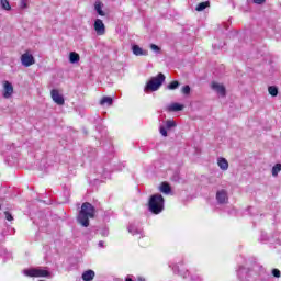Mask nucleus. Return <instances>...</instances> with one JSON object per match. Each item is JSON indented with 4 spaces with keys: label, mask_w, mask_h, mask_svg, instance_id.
<instances>
[{
    "label": "nucleus",
    "mask_w": 281,
    "mask_h": 281,
    "mask_svg": "<svg viewBox=\"0 0 281 281\" xmlns=\"http://www.w3.org/2000/svg\"><path fill=\"white\" fill-rule=\"evenodd\" d=\"M95 278V272L93 270H87L82 273L83 281H91Z\"/></svg>",
    "instance_id": "nucleus-16"
},
{
    "label": "nucleus",
    "mask_w": 281,
    "mask_h": 281,
    "mask_svg": "<svg viewBox=\"0 0 281 281\" xmlns=\"http://www.w3.org/2000/svg\"><path fill=\"white\" fill-rule=\"evenodd\" d=\"M159 190H160V192H162V194H170L171 188H170V184H169V183L162 182V183L160 184V187H159Z\"/></svg>",
    "instance_id": "nucleus-19"
},
{
    "label": "nucleus",
    "mask_w": 281,
    "mask_h": 281,
    "mask_svg": "<svg viewBox=\"0 0 281 281\" xmlns=\"http://www.w3.org/2000/svg\"><path fill=\"white\" fill-rule=\"evenodd\" d=\"M94 31L97 32L98 36H104L106 34V26L101 19H97L93 24Z\"/></svg>",
    "instance_id": "nucleus-9"
},
{
    "label": "nucleus",
    "mask_w": 281,
    "mask_h": 281,
    "mask_svg": "<svg viewBox=\"0 0 281 281\" xmlns=\"http://www.w3.org/2000/svg\"><path fill=\"white\" fill-rule=\"evenodd\" d=\"M101 106H104L108 104V106H111L113 104V98L111 97H103L100 101Z\"/></svg>",
    "instance_id": "nucleus-20"
},
{
    "label": "nucleus",
    "mask_w": 281,
    "mask_h": 281,
    "mask_svg": "<svg viewBox=\"0 0 281 281\" xmlns=\"http://www.w3.org/2000/svg\"><path fill=\"white\" fill-rule=\"evenodd\" d=\"M167 111H183V104L180 103H171L167 106Z\"/></svg>",
    "instance_id": "nucleus-18"
},
{
    "label": "nucleus",
    "mask_w": 281,
    "mask_h": 281,
    "mask_svg": "<svg viewBox=\"0 0 281 281\" xmlns=\"http://www.w3.org/2000/svg\"><path fill=\"white\" fill-rule=\"evenodd\" d=\"M50 98L55 102V104H58L59 106H63L65 104V98H63V94H60V91L53 89L50 91Z\"/></svg>",
    "instance_id": "nucleus-10"
},
{
    "label": "nucleus",
    "mask_w": 281,
    "mask_h": 281,
    "mask_svg": "<svg viewBox=\"0 0 281 281\" xmlns=\"http://www.w3.org/2000/svg\"><path fill=\"white\" fill-rule=\"evenodd\" d=\"M132 52L134 56H148V50H144L139 45H133Z\"/></svg>",
    "instance_id": "nucleus-13"
},
{
    "label": "nucleus",
    "mask_w": 281,
    "mask_h": 281,
    "mask_svg": "<svg viewBox=\"0 0 281 281\" xmlns=\"http://www.w3.org/2000/svg\"><path fill=\"white\" fill-rule=\"evenodd\" d=\"M151 52H155V54H161V47L157 46L156 44H150Z\"/></svg>",
    "instance_id": "nucleus-25"
},
{
    "label": "nucleus",
    "mask_w": 281,
    "mask_h": 281,
    "mask_svg": "<svg viewBox=\"0 0 281 281\" xmlns=\"http://www.w3.org/2000/svg\"><path fill=\"white\" fill-rule=\"evenodd\" d=\"M216 200L218 203H227V191L225 189H222L216 192Z\"/></svg>",
    "instance_id": "nucleus-12"
},
{
    "label": "nucleus",
    "mask_w": 281,
    "mask_h": 281,
    "mask_svg": "<svg viewBox=\"0 0 281 281\" xmlns=\"http://www.w3.org/2000/svg\"><path fill=\"white\" fill-rule=\"evenodd\" d=\"M102 8H104V4L100 1H97L94 3V10L95 12L99 14V16H106V13H104V11L102 10Z\"/></svg>",
    "instance_id": "nucleus-14"
},
{
    "label": "nucleus",
    "mask_w": 281,
    "mask_h": 281,
    "mask_svg": "<svg viewBox=\"0 0 281 281\" xmlns=\"http://www.w3.org/2000/svg\"><path fill=\"white\" fill-rule=\"evenodd\" d=\"M272 274L274 276V278H280V270L273 269Z\"/></svg>",
    "instance_id": "nucleus-30"
},
{
    "label": "nucleus",
    "mask_w": 281,
    "mask_h": 281,
    "mask_svg": "<svg viewBox=\"0 0 281 281\" xmlns=\"http://www.w3.org/2000/svg\"><path fill=\"white\" fill-rule=\"evenodd\" d=\"M0 8L1 10H5V12H10V10H12V5H10L9 0H0Z\"/></svg>",
    "instance_id": "nucleus-17"
},
{
    "label": "nucleus",
    "mask_w": 281,
    "mask_h": 281,
    "mask_svg": "<svg viewBox=\"0 0 281 281\" xmlns=\"http://www.w3.org/2000/svg\"><path fill=\"white\" fill-rule=\"evenodd\" d=\"M69 63L71 65H76V63H80V55L76 52L69 53Z\"/></svg>",
    "instance_id": "nucleus-15"
},
{
    "label": "nucleus",
    "mask_w": 281,
    "mask_h": 281,
    "mask_svg": "<svg viewBox=\"0 0 281 281\" xmlns=\"http://www.w3.org/2000/svg\"><path fill=\"white\" fill-rule=\"evenodd\" d=\"M179 88V81H172L170 85H168L167 89L170 91H175V89Z\"/></svg>",
    "instance_id": "nucleus-24"
},
{
    "label": "nucleus",
    "mask_w": 281,
    "mask_h": 281,
    "mask_svg": "<svg viewBox=\"0 0 281 281\" xmlns=\"http://www.w3.org/2000/svg\"><path fill=\"white\" fill-rule=\"evenodd\" d=\"M138 281H145L144 279H142V278H138Z\"/></svg>",
    "instance_id": "nucleus-31"
},
{
    "label": "nucleus",
    "mask_w": 281,
    "mask_h": 281,
    "mask_svg": "<svg viewBox=\"0 0 281 281\" xmlns=\"http://www.w3.org/2000/svg\"><path fill=\"white\" fill-rule=\"evenodd\" d=\"M210 87L212 91H214L220 98H225V95H227V89L225 88V85L218 81H212Z\"/></svg>",
    "instance_id": "nucleus-6"
},
{
    "label": "nucleus",
    "mask_w": 281,
    "mask_h": 281,
    "mask_svg": "<svg viewBox=\"0 0 281 281\" xmlns=\"http://www.w3.org/2000/svg\"><path fill=\"white\" fill-rule=\"evenodd\" d=\"M281 170V165L277 164L273 168H272V177H278V173Z\"/></svg>",
    "instance_id": "nucleus-23"
},
{
    "label": "nucleus",
    "mask_w": 281,
    "mask_h": 281,
    "mask_svg": "<svg viewBox=\"0 0 281 281\" xmlns=\"http://www.w3.org/2000/svg\"><path fill=\"white\" fill-rule=\"evenodd\" d=\"M181 92H182L184 95H190V86H184V87H182Z\"/></svg>",
    "instance_id": "nucleus-26"
},
{
    "label": "nucleus",
    "mask_w": 281,
    "mask_h": 281,
    "mask_svg": "<svg viewBox=\"0 0 281 281\" xmlns=\"http://www.w3.org/2000/svg\"><path fill=\"white\" fill-rule=\"evenodd\" d=\"M89 218H95V207L91 203L85 202L81 205L77 221L82 227H89Z\"/></svg>",
    "instance_id": "nucleus-1"
},
{
    "label": "nucleus",
    "mask_w": 281,
    "mask_h": 281,
    "mask_svg": "<svg viewBox=\"0 0 281 281\" xmlns=\"http://www.w3.org/2000/svg\"><path fill=\"white\" fill-rule=\"evenodd\" d=\"M20 60L23 67H32V65H36V58H34L32 50L24 52L21 55Z\"/></svg>",
    "instance_id": "nucleus-5"
},
{
    "label": "nucleus",
    "mask_w": 281,
    "mask_h": 281,
    "mask_svg": "<svg viewBox=\"0 0 281 281\" xmlns=\"http://www.w3.org/2000/svg\"><path fill=\"white\" fill-rule=\"evenodd\" d=\"M20 9L21 10L27 9V0H20Z\"/></svg>",
    "instance_id": "nucleus-27"
},
{
    "label": "nucleus",
    "mask_w": 281,
    "mask_h": 281,
    "mask_svg": "<svg viewBox=\"0 0 281 281\" xmlns=\"http://www.w3.org/2000/svg\"><path fill=\"white\" fill-rule=\"evenodd\" d=\"M166 80V76L164 74H158L157 77H153L147 85L145 86V93H148V91H157L159 90V87L164 85Z\"/></svg>",
    "instance_id": "nucleus-2"
},
{
    "label": "nucleus",
    "mask_w": 281,
    "mask_h": 281,
    "mask_svg": "<svg viewBox=\"0 0 281 281\" xmlns=\"http://www.w3.org/2000/svg\"><path fill=\"white\" fill-rule=\"evenodd\" d=\"M176 126H177V122H175V120L165 121V126L161 125L159 128L160 135H162V137H168V131H170V128H175ZM166 128L168 131H166Z\"/></svg>",
    "instance_id": "nucleus-8"
},
{
    "label": "nucleus",
    "mask_w": 281,
    "mask_h": 281,
    "mask_svg": "<svg viewBox=\"0 0 281 281\" xmlns=\"http://www.w3.org/2000/svg\"><path fill=\"white\" fill-rule=\"evenodd\" d=\"M267 0H252L256 5H262Z\"/></svg>",
    "instance_id": "nucleus-29"
},
{
    "label": "nucleus",
    "mask_w": 281,
    "mask_h": 281,
    "mask_svg": "<svg viewBox=\"0 0 281 281\" xmlns=\"http://www.w3.org/2000/svg\"><path fill=\"white\" fill-rule=\"evenodd\" d=\"M149 210L153 214H160V212H164V196L161 194H155L150 198Z\"/></svg>",
    "instance_id": "nucleus-3"
},
{
    "label": "nucleus",
    "mask_w": 281,
    "mask_h": 281,
    "mask_svg": "<svg viewBox=\"0 0 281 281\" xmlns=\"http://www.w3.org/2000/svg\"><path fill=\"white\" fill-rule=\"evenodd\" d=\"M24 276H27L29 278H49L52 273H49V270H45L43 268H31L23 270Z\"/></svg>",
    "instance_id": "nucleus-4"
},
{
    "label": "nucleus",
    "mask_w": 281,
    "mask_h": 281,
    "mask_svg": "<svg viewBox=\"0 0 281 281\" xmlns=\"http://www.w3.org/2000/svg\"><path fill=\"white\" fill-rule=\"evenodd\" d=\"M217 166L220 170H223L224 172L229 170V161H227V159H225L224 157L217 158Z\"/></svg>",
    "instance_id": "nucleus-11"
},
{
    "label": "nucleus",
    "mask_w": 281,
    "mask_h": 281,
    "mask_svg": "<svg viewBox=\"0 0 281 281\" xmlns=\"http://www.w3.org/2000/svg\"><path fill=\"white\" fill-rule=\"evenodd\" d=\"M205 8H210V1L201 2L196 5L195 10L196 12H203Z\"/></svg>",
    "instance_id": "nucleus-21"
},
{
    "label": "nucleus",
    "mask_w": 281,
    "mask_h": 281,
    "mask_svg": "<svg viewBox=\"0 0 281 281\" xmlns=\"http://www.w3.org/2000/svg\"><path fill=\"white\" fill-rule=\"evenodd\" d=\"M268 91H269L270 95H272V98H276V95H278V88L277 87L271 86V87L268 88Z\"/></svg>",
    "instance_id": "nucleus-22"
},
{
    "label": "nucleus",
    "mask_w": 281,
    "mask_h": 281,
    "mask_svg": "<svg viewBox=\"0 0 281 281\" xmlns=\"http://www.w3.org/2000/svg\"><path fill=\"white\" fill-rule=\"evenodd\" d=\"M12 95H14V86L8 80L2 81V98L10 100Z\"/></svg>",
    "instance_id": "nucleus-7"
},
{
    "label": "nucleus",
    "mask_w": 281,
    "mask_h": 281,
    "mask_svg": "<svg viewBox=\"0 0 281 281\" xmlns=\"http://www.w3.org/2000/svg\"><path fill=\"white\" fill-rule=\"evenodd\" d=\"M4 216L7 221H14V217L12 216V214H10V212H4Z\"/></svg>",
    "instance_id": "nucleus-28"
}]
</instances>
